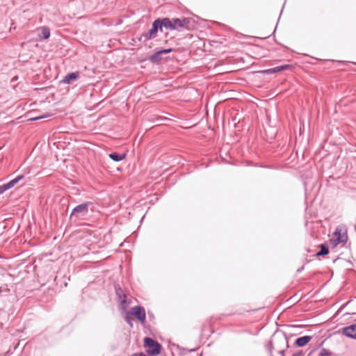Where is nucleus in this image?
<instances>
[{
    "instance_id": "4",
    "label": "nucleus",
    "mask_w": 356,
    "mask_h": 356,
    "mask_svg": "<svg viewBox=\"0 0 356 356\" xmlns=\"http://www.w3.org/2000/svg\"><path fill=\"white\" fill-rule=\"evenodd\" d=\"M144 346L147 353L150 355H159L161 349V344L150 337L144 339Z\"/></svg>"
},
{
    "instance_id": "18",
    "label": "nucleus",
    "mask_w": 356,
    "mask_h": 356,
    "mask_svg": "<svg viewBox=\"0 0 356 356\" xmlns=\"http://www.w3.org/2000/svg\"><path fill=\"white\" fill-rule=\"evenodd\" d=\"M331 354L330 350L323 348L319 353V356H331Z\"/></svg>"
},
{
    "instance_id": "11",
    "label": "nucleus",
    "mask_w": 356,
    "mask_h": 356,
    "mask_svg": "<svg viewBox=\"0 0 356 356\" xmlns=\"http://www.w3.org/2000/svg\"><path fill=\"white\" fill-rule=\"evenodd\" d=\"M24 179V175H19L15 179L10 180L6 184H3V187L4 188L5 191H7L8 189L12 188L14 187L19 181L22 180Z\"/></svg>"
},
{
    "instance_id": "17",
    "label": "nucleus",
    "mask_w": 356,
    "mask_h": 356,
    "mask_svg": "<svg viewBox=\"0 0 356 356\" xmlns=\"http://www.w3.org/2000/svg\"><path fill=\"white\" fill-rule=\"evenodd\" d=\"M329 253L328 248L325 245H321V250L316 253V256H323Z\"/></svg>"
},
{
    "instance_id": "22",
    "label": "nucleus",
    "mask_w": 356,
    "mask_h": 356,
    "mask_svg": "<svg viewBox=\"0 0 356 356\" xmlns=\"http://www.w3.org/2000/svg\"><path fill=\"white\" fill-rule=\"evenodd\" d=\"M275 347H281V348L283 349L284 350H285V348H287V347H283V346L279 343H277V345H275Z\"/></svg>"
},
{
    "instance_id": "9",
    "label": "nucleus",
    "mask_w": 356,
    "mask_h": 356,
    "mask_svg": "<svg viewBox=\"0 0 356 356\" xmlns=\"http://www.w3.org/2000/svg\"><path fill=\"white\" fill-rule=\"evenodd\" d=\"M172 48H169L157 51L149 57V60L153 63H159L162 60L163 54L172 52Z\"/></svg>"
},
{
    "instance_id": "6",
    "label": "nucleus",
    "mask_w": 356,
    "mask_h": 356,
    "mask_svg": "<svg viewBox=\"0 0 356 356\" xmlns=\"http://www.w3.org/2000/svg\"><path fill=\"white\" fill-rule=\"evenodd\" d=\"M348 240V235L346 233H341V229L337 228L335 232L332 234L330 239L332 245L334 248L340 243H346Z\"/></svg>"
},
{
    "instance_id": "2",
    "label": "nucleus",
    "mask_w": 356,
    "mask_h": 356,
    "mask_svg": "<svg viewBox=\"0 0 356 356\" xmlns=\"http://www.w3.org/2000/svg\"><path fill=\"white\" fill-rule=\"evenodd\" d=\"M281 343L283 347H289L287 337L284 334L274 335L271 340L267 343L266 349L270 354H272L273 350H277V352L284 356V350L281 347H275L277 343Z\"/></svg>"
},
{
    "instance_id": "8",
    "label": "nucleus",
    "mask_w": 356,
    "mask_h": 356,
    "mask_svg": "<svg viewBox=\"0 0 356 356\" xmlns=\"http://www.w3.org/2000/svg\"><path fill=\"white\" fill-rule=\"evenodd\" d=\"M115 293L121 308L124 309H126L129 304L127 302L126 294L120 286L115 288Z\"/></svg>"
},
{
    "instance_id": "3",
    "label": "nucleus",
    "mask_w": 356,
    "mask_h": 356,
    "mask_svg": "<svg viewBox=\"0 0 356 356\" xmlns=\"http://www.w3.org/2000/svg\"><path fill=\"white\" fill-rule=\"evenodd\" d=\"M162 24H163V18L155 19L152 24V28L148 32L143 33L142 37H143L146 41L155 38L159 31L163 32L164 26Z\"/></svg>"
},
{
    "instance_id": "14",
    "label": "nucleus",
    "mask_w": 356,
    "mask_h": 356,
    "mask_svg": "<svg viewBox=\"0 0 356 356\" xmlns=\"http://www.w3.org/2000/svg\"><path fill=\"white\" fill-rule=\"evenodd\" d=\"M291 67H292V66L291 65H284L277 66V67H273L272 69L268 70L266 71V72H267V73H270V72L276 73V72H281L282 70H287V69H289V68H291Z\"/></svg>"
},
{
    "instance_id": "16",
    "label": "nucleus",
    "mask_w": 356,
    "mask_h": 356,
    "mask_svg": "<svg viewBox=\"0 0 356 356\" xmlns=\"http://www.w3.org/2000/svg\"><path fill=\"white\" fill-rule=\"evenodd\" d=\"M50 36V31L49 28L46 26H43L41 29V34L39 35V37L42 39H47Z\"/></svg>"
},
{
    "instance_id": "19",
    "label": "nucleus",
    "mask_w": 356,
    "mask_h": 356,
    "mask_svg": "<svg viewBox=\"0 0 356 356\" xmlns=\"http://www.w3.org/2000/svg\"><path fill=\"white\" fill-rule=\"evenodd\" d=\"M51 115L49 114V113H47V114H45L44 115H40V116H38V117H35V118H33L31 119V120H40V119H43V118H48V117H50Z\"/></svg>"
},
{
    "instance_id": "13",
    "label": "nucleus",
    "mask_w": 356,
    "mask_h": 356,
    "mask_svg": "<svg viewBox=\"0 0 356 356\" xmlns=\"http://www.w3.org/2000/svg\"><path fill=\"white\" fill-rule=\"evenodd\" d=\"M79 76V72H71L67 74L63 79L62 82L70 84L72 81L77 79Z\"/></svg>"
},
{
    "instance_id": "20",
    "label": "nucleus",
    "mask_w": 356,
    "mask_h": 356,
    "mask_svg": "<svg viewBox=\"0 0 356 356\" xmlns=\"http://www.w3.org/2000/svg\"><path fill=\"white\" fill-rule=\"evenodd\" d=\"M304 355V353L302 350L300 351H298L296 353H294L292 356H303Z\"/></svg>"
},
{
    "instance_id": "12",
    "label": "nucleus",
    "mask_w": 356,
    "mask_h": 356,
    "mask_svg": "<svg viewBox=\"0 0 356 356\" xmlns=\"http://www.w3.org/2000/svg\"><path fill=\"white\" fill-rule=\"evenodd\" d=\"M312 339V337L311 336H303L298 337L296 341L295 345L298 347H303L306 344H307Z\"/></svg>"
},
{
    "instance_id": "5",
    "label": "nucleus",
    "mask_w": 356,
    "mask_h": 356,
    "mask_svg": "<svg viewBox=\"0 0 356 356\" xmlns=\"http://www.w3.org/2000/svg\"><path fill=\"white\" fill-rule=\"evenodd\" d=\"M91 202H88L75 207L71 212L70 219H83L88 213V207Z\"/></svg>"
},
{
    "instance_id": "7",
    "label": "nucleus",
    "mask_w": 356,
    "mask_h": 356,
    "mask_svg": "<svg viewBox=\"0 0 356 356\" xmlns=\"http://www.w3.org/2000/svg\"><path fill=\"white\" fill-rule=\"evenodd\" d=\"M127 316H134L142 323L145 322L146 314L145 309L141 306H135L131 308L127 314Z\"/></svg>"
},
{
    "instance_id": "10",
    "label": "nucleus",
    "mask_w": 356,
    "mask_h": 356,
    "mask_svg": "<svg viewBox=\"0 0 356 356\" xmlns=\"http://www.w3.org/2000/svg\"><path fill=\"white\" fill-rule=\"evenodd\" d=\"M342 333L347 337L356 339V324L343 327Z\"/></svg>"
},
{
    "instance_id": "21",
    "label": "nucleus",
    "mask_w": 356,
    "mask_h": 356,
    "mask_svg": "<svg viewBox=\"0 0 356 356\" xmlns=\"http://www.w3.org/2000/svg\"><path fill=\"white\" fill-rule=\"evenodd\" d=\"M125 321L130 325V327H133L132 322L128 317L125 318Z\"/></svg>"
},
{
    "instance_id": "23",
    "label": "nucleus",
    "mask_w": 356,
    "mask_h": 356,
    "mask_svg": "<svg viewBox=\"0 0 356 356\" xmlns=\"http://www.w3.org/2000/svg\"><path fill=\"white\" fill-rule=\"evenodd\" d=\"M5 191H5L4 188L3 187V185H1L0 186V195L3 193Z\"/></svg>"
},
{
    "instance_id": "15",
    "label": "nucleus",
    "mask_w": 356,
    "mask_h": 356,
    "mask_svg": "<svg viewBox=\"0 0 356 356\" xmlns=\"http://www.w3.org/2000/svg\"><path fill=\"white\" fill-rule=\"evenodd\" d=\"M109 157L115 161H122L125 158L124 154H121L117 152H113L109 154Z\"/></svg>"
},
{
    "instance_id": "1",
    "label": "nucleus",
    "mask_w": 356,
    "mask_h": 356,
    "mask_svg": "<svg viewBox=\"0 0 356 356\" xmlns=\"http://www.w3.org/2000/svg\"><path fill=\"white\" fill-rule=\"evenodd\" d=\"M163 26L165 29L170 31H183L188 29V24L191 22V19L188 17L181 18H172L168 17L163 18Z\"/></svg>"
}]
</instances>
